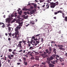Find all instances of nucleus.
<instances>
[{"label":"nucleus","mask_w":67,"mask_h":67,"mask_svg":"<svg viewBox=\"0 0 67 67\" xmlns=\"http://www.w3.org/2000/svg\"><path fill=\"white\" fill-rule=\"evenodd\" d=\"M44 27V29H47L48 28V25H45V26H44V27Z\"/></svg>","instance_id":"obj_10"},{"label":"nucleus","mask_w":67,"mask_h":67,"mask_svg":"<svg viewBox=\"0 0 67 67\" xmlns=\"http://www.w3.org/2000/svg\"><path fill=\"white\" fill-rule=\"evenodd\" d=\"M23 59L24 60V62H25V61H26V58L25 57H23Z\"/></svg>","instance_id":"obj_26"},{"label":"nucleus","mask_w":67,"mask_h":67,"mask_svg":"<svg viewBox=\"0 0 67 67\" xmlns=\"http://www.w3.org/2000/svg\"><path fill=\"white\" fill-rule=\"evenodd\" d=\"M5 27V25L4 24H3V25L2 26V27L3 28H4Z\"/></svg>","instance_id":"obj_35"},{"label":"nucleus","mask_w":67,"mask_h":67,"mask_svg":"<svg viewBox=\"0 0 67 67\" xmlns=\"http://www.w3.org/2000/svg\"><path fill=\"white\" fill-rule=\"evenodd\" d=\"M28 46L29 47H30L31 46V44L30 43H29L28 44Z\"/></svg>","instance_id":"obj_43"},{"label":"nucleus","mask_w":67,"mask_h":67,"mask_svg":"<svg viewBox=\"0 0 67 67\" xmlns=\"http://www.w3.org/2000/svg\"><path fill=\"white\" fill-rule=\"evenodd\" d=\"M16 14H17V13H14V15H15V17H16L17 16V15H16Z\"/></svg>","instance_id":"obj_42"},{"label":"nucleus","mask_w":67,"mask_h":67,"mask_svg":"<svg viewBox=\"0 0 67 67\" xmlns=\"http://www.w3.org/2000/svg\"><path fill=\"white\" fill-rule=\"evenodd\" d=\"M37 5H36V4H34V8H36Z\"/></svg>","instance_id":"obj_38"},{"label":"nucleus","mask_w":67,"mask_h":67,"mask_svg":"<svg viewBox=\"0 0 67 67\" xmlns=\"http://www.w3.org/2000/svg\"><path fill=\"white\" fill-rule=\"evenodd\" d=\"M30 8L29 9H26V8H24L23 9V10H25L26 11H27L28 10L29 11H30L31 10H32L33 9V6H31V7H30Z\"/></svg>","instance_id":"obj_3"},{"label":"nucleus","mask_w":67,"mask_h":67,"mask_svg":"<svg viewBox=\"0 0 67 67\" xmlns=\"http://www.w3.org/2000/svg\"><path fill=\"white\" fill-rule=\"evenodd\" d=\"M18 34L16 33V35H15V36H13V38H18V37L17 36V35Z\"/></svg>","instance_id":"obj_14"},{"label":"nucleus","mask_w":67,"mask_h":67,"mask_svg":"<svg viewBox=\"0 0 67 67\" xmlns=\"http://www.w3.org/2000/svg\"><path fill=\"white\" fill-rule=\"evenodd\" d=\"M49 67H53L54 66V65L51 64H49Z\"/></svg>","instance_id":"obj_15"},{"label":"nucleus","mask_w":67,"mask_h":67,"mask_svg":"<svg viewBox=\"0 0 67 67\" xmlns=\"http://www.w3.org/2000/svg\"><path fill=\"white\" fill-rule=\"evenodd\" d=\"M56 57H57L56 58H59V55H56Z\"/></svg>","instance_id":"obj_54"},{"label":"nucleus","mask_w":67,"mask_h":67,"mask_svg":"<svg viewBox=\"0 0 67 67\" xmlns=\"http://www.w3.org/2000/svg\"><path fill=\"white\" fill-rule=\"evenodd\" d=\"M47 2L48 3H50V1H49V0H47Z\"/></svg>","instance_id":"obj_52"},{"label":"nucleus","mask_w":67,"mask_h":67,"mask_svg":"<svg viewBox=\"0 0 67 67\" xmlns=\"http://www.w3.org/2000/svg\"><path fill=\"white\" fill-rule=\"evenodd\" d=\"M30 53H31L30 51L29 52H28V53H27V55H28L29 54H30Z\"/></svg>","instance_id":"obj_37"},{"label":"nucleus","mask_w":67,"mask_h":67,"mask_svg":"<svg viewBox=\"0 0 67 67\" xmlns=\"http://www.w3.org/2000/svg\"><path fill=\"white\" fill-rule=\"evenodd\" d=\"M30 24H32L33 25L35 24V23H33L32 21H30Z\"/></svg>","instance_id":"obj_20"},{"label":"nucleus","mask_w":67,"mask_h":67,"mask_svg":"<svg viewBox=\"0 0 67 67\" xmlns=\"http://www.w3.org/2000/svg\"><path fill=\"white\" fill-rule=\"evenodd\" d=\"M15 19L13 20L12 21V23H13L14 22H15Z\"/></svg>","instance_id":"obj_40"},{"label":"nucleus","mask_w":67,"mask_h":67,"mask_svg":"<svg viewBox=\"0 0 67 67\" xmlns=\"http://www.w3.org/2000/svg\"><path fill=\"white\" fill-rule=\"evenodd\" d=\"M64 18H65V21H66V22H67V16L65 17Z\"/></svg>","instance_id":"obj_21"},{"label":"nucleus","mask_w":67,"mask_h":67,"mask_svg":"<svg viewBox=\"0 0 67 67\" xmlns=\"http://www.w3.org/2000/svg\"><path fill=\"white\" fill-rule=\"evenodd\" d=\"M31 41L32 42V43H34L35 44V42L33 40H31Z\"/></svg>","instance_id":"obj_33"},{"label":"nucleus","mask_w":67,"mask_h":67,"mask_svg":"<svg viewBox=\"0 0 67 67\" xmlns=\"http://www.w3.org/2000/svg\"><path fill=\"white\" fill-rule=\"evenodd\" d=\"M22 13V11L21 10H20V12H18V13L20 15H21Z\"/></svg>","instance_id":"obj_17"},{"label":"nucleus","mask_w":67,"mask_h":67,"mask_svg":"<svg viewBox=\"0 0 67 67\" xmlns=\"http://www.w3.org/2000/svg\"><path fill=\"white\" fill-rule=\"evenodd\" d=\"M49 51H50V52H51L52 51V50H51V48H49Z\"/></svg>","instance_id":"obj_45"},{"label":"nucleus","mask_w":67,"mask_h":67,"mask_svg":"<svg viewBox=\"0 0 67 67\" xmlns=\"http://www.w3.org/2000/svg\"><path fill=\"white\" fill-rule=\"evenodd\" d=\"M54 46H55V47L57 46L58 47H63V46L62 45H58L57 46V44H54Z\"/></svg>","instance_id":"obj_6"},{"label":"nucleus","mask_w":67,"mask_h":67,"mask_svg":"<svg viewBox=\"0 0 67 67\" xmlns=\"http://www.w3.org/2000/svg\"><path fill=\"white\" fill-rule=\"evenodd\" d=\"M40 35V34H38V35H35V36H36V37L37 36H38V37Z\"/></svg>","instance_id":"obj_27"},{"label":"nucleus","mask_w":67,"mask_h":67,"mask_svg":"<svg viewBox=\"0 0 67 67\" xmlns=\"http://www.w3.org/2000/svg\"><path fill=\"white\" fill-rule=\"evenodd\" d=\"M45 52H46L47 53H48L49 52V51L47 49H46V50H45Z\"/></svg>","instance_id":"obj_30"},{"label":"nucleus","mask_w":67,"mask_h":67,"mask_svg":"<svg viewBox=\"0 0 67 67\" xmlns=\"http://www.w3.org/2000/svg\"><path fill=\"white\" fill-rule=\"evenodd\" d=\"M8 40L9 41H11V38H8Z\"/></svg>","instance_id":"obj_51"},{"label":"nucleus","mask_w":67,"mask_h":67,"mask_svg":"<svg viewBox=\"0 0 67 67\" xmlns=\"http://www.w3.org/2000/svg\"><path fill=\"white\" fill-rule=\"evenodd\" d=\"M15 32L14 33H13L12 34V36H14L15 35H15H16V34H17V35L19 34H18L19 33V32L18 31V29H15Z\"/></svg>","instance_id":"obj_2"},{"label":"nucleus","mask_w":67,"mask_h":67,"mask_svg":"<svg viewBox=\"0 0 67 67\" xmlns=\"http://www.w3.org/2000/svg\"><path fill=\"white\" fill-rule=\"evenodd\" d=\"M22 42L23 43H25L26 42V41L25 40H23Z\"/></svg>","instance_id":"obj_34"},{"label":"nucleus","mask_w":67,"mask_h":67,"mask_svg":"<svg viewBox=\"0 0 67 67\" xmlns=\"http://www.w3.org/2000/svg\"><path fill=\"white\" fill-rule=\"evenodd\" d=\"M3 24V25H4V23H1V22H0V25H1L2 24Z\"/></svg>","instance_id":"obj_49"},{"label":"nucleus","mask_w":67,"mask_h":67,"mask_svg":"<svg viewBox=\"0 0 67 67\" xmlns=\"http://www.w3.org/2000/svg\"><path fill=\"white\" fill-rule=\"evenodd\" d=\"M55 59H57V60H55V62H56V63H57L58 62V60L59 59H57V57H55Z\"/></svg>","instance_id":"obj_22"},{"label":"nucleus","mask_w":67,"mask_h":67,"mask_svg":"<svg viewBox=\"0 0 67 67\" xmlns=\"http://www.w3.org/2000/svg\"><path fill=\"white\" fill-rule=\"evenodd\" d=\"M25 16V15H23V16L24 17V18H28V16L27 15L26 16Z\"/></svg>","instance_id":"obj_24"},{"label":"nucleus","mask_w":67,"mask_h":67,"mask_svg":"<svg viewBox=\"0 0 67 67\" xmlns=\"http://www.w3.org/2000/svg\"><path fill=\"white\" fill-rule=\"evenodd\" d=\"M27 14H28L29 15L30 14V13L28 12H27Z\"/></svg>","instance_id":"obj_59"},{"label":"nucleus","mask_w":67,"mask_h":67,"mask_svg":"<svg viewBox=\"0 0 67 67\" xmlns=\"http://www.w3.org/2000/svg\"><path fill=\"white\" fill-rule=\"evenodd\" d=\"M53 59V57H51L50 58H47V59L49 61H51Z\"/></svg>","instance_id":"obj_9"},{"label":"nucleus","mask_w":67,"mask_h":67,"mask_svg":"<svg viewBox=\"0 0 67 67\" xmlns=\"http://www.w3.org/2000/svg\"><path fill=\"white\" fill-rule=\"evenodd\" d=\"M62 16H63V18H64L65 14L63 13H62Z\"/></svg>","instance_id":"obj_28"},{"label":"nucleus","mask_w":67,"mask_h":67,"mask_svg":"<svg viewBox=\"0 0 67 67\" xmlns=\"http://www.w3.org/2000/svg\"><path fill=\"white\" fill-rule=\"evenodd\" d=\"M24 13L25 14V15H27V12H24Z\"/></svg>","instance_id":"obj_36"},{"label":"nucleus","mask_w":67,"mask_h":67,"mask_svg":"<svg viewBox=\"0 0 67 67\" xmlns=\"http://www.w3.org/2000/svg\"><path fill=\"white\" fill-rule=\"evenodd\" d=\"M31 60H34V57H31Z\"/></svg>","instance_id":"obj_32"},{"label":"nucleus","mask_w":67,"mask_h":67,"mask_svg":"<svg viewBox=\"0 0 67 67\" xmlns=\"http://www.w3.org/2000/svg\"><path fill=\"white\" fill-rule=\"evenodd\" d=\"M65 57H67V53H65Z\"/></svg>","instance_id":"obj_60"},{"label":"nucleus","mask_w":67,"mask_h":67,"mask_svg":"<svg viewBox=\"0 0 67 67\" xmlns=\"http://www.w3.org/2000/svg\"><path fill=\"white\" fill-rule=\"evenodd\" d=\"M24 56H25V57H28V56L27 55H24Z\"/></svg>","instance_id":"obj_56"},{"label":"nucleus","mask_w":67,"mask_h":67,"mask_svg":"<svg viewBox=\"0 0 67 67\" xmlns=\"http://www.w3.org/2000/svg\"><path fill=\"white\" fill-rule=\"evenodd\" d=\"M54 19H57V18L56 17H54Z\"/></svg>","instance_id":"obj_63"},{"label":"nucleus","mask_w":67,"mask_h":67,"mask_svg":"<svg viewBox=\"0 0 67 67\" xmlns=\"http://www.w3.org/2000/svg\"><path fill=\"white\" fill-rule=\"evenodd\" d=\"M17 47H22V46L21 45V43H19L18 44V45L17 46Z\"/></svg>","instance_id":"obj_13"},{"label":"nucleus","mask_w":67,"mask_h":67,"mask_svg":"<svg viewBox=\"0 0 67 67\" xmlns=\"http://www.w3.org/2000/svg\"><path fill=\"white\" fill-rule=\"evenodd\" d=\"M62 12H63L60 10H58V11H57L58 13H62H62H63Z\"/></svg>","instance_id":"obj_18"},{"label":"nucleus","mask_w":67,"mask_h":67,"mask_svg":"<svg viewBox=\"0 0 67 67\" xmlns=\"http://www.w3.org/2000/svg\"><path fill=\"white\" fill-rule=\"evenodd\" d=\"M41 56L42 57H43V58H46V54H41Z\"/></svg>","instance_id":"obj_7"},{"label":"nucleus","mask_w":67,"mask_h":67,"mask_svg":"<svg viewBox=\"0 0 67 67\" xmlns=\"http://www.w3.org/2000/svg\"><path fill=\"white\" fill-rule=\"evenodd\" d=\"M1 66H2L1 63L0 62V67H1Z\"/></svg>","instance_id":"obj_58"},{"label":"nucleus","mask_w":67,"mask_h":67,"mask_svg":"<svg viewBox=\"0 0 67 67\" xmlns=\"http://www.w3.org/2000/svg\"><path fill=\"white\" fill-rule=\"evenodd\" d=\"M49 7V5H48L47 4V5H46V7H45V9H48Z\"/></svg>","instance_id":"obj_16"},{"label":"nucleus","mask_w":67,"mask_h":67,"mask_svg":"<svg viewBox=\"0 0 67 67\" xmlns=\"http://www.w3.org/2000/svg\"><path fill=\"white\" fill-rule=\"evenodd\" d=\"M58 13H58V12H54V15H57Z\"/></svg>","instance_id":"obj_44"},{"label":"nucleus","mask_w":67,"mask_h":67,"mask_svg":"<svg viewBox=\"0 0 67 67\" xmlns=\"http://www.w3.org/2000/svg\"><path fill=\"white\" fill-rule=\"evenodd\" d=\"M12 19V18H7V19H6V22H7L9 23H10V21Z\"/></svg>","instance_id":"obj_4"},{"label":"nucleus","mask_w":67,"mask_h":67,"mask_svg":"<svg viewBox=\"0 0 67 67\" xmlns=\"http://www.w3.org/2000/svg\"><path fill=\"white\" fill-rule=\"evenodd\" d=\"M8 58H9V59H12V58H13L14 57V55L13 54H11V55H8Z\"/></svg>","instance_id":"obj_5"},{"label":"nucleus","mask_w":67,"mask_h":67,"mask_svg":"<svg viewBox=\"0 0 67 67\" xmlns=\"http://www.w3.org/2000/svg\"><path fill=\"white\" fill-rule=\"evenodd\" d=\"M18 24H19V25H22L23 24V22H21V23L19 22L18 23Z\"/></svg>","instance_id":"obj_25"},{"label":"nucleus","mask_w":67,"mask_h":67,"mask_svg":"<svg viewBox=\"0 0 67 67\" xmlns=\"http://www.w3.org/2000/svg\"><path fill=\"white\" fill-rule=\"evenodd\" d=\"M53 64H55V62H54L53 63Z\"/></svg>","instance_id":"obj_64"},{"label":"nucleus","mask_w":67,"mask_h":67,"mask_svg":"<svg viewBox=\"0 0 67 67\" xmlns=\"http://www.w3.org/2000/svg\"><path fill=\"white\" fill-rule=\"evenodd\" d=\"M12 53L14 55H15V53L14 52H12Z\"/></svg>","instance_id":"obj_39"},{"label":"nucleus","mask_w":67,"mask_h":67,"mask_svg":"<svg viewBox=\"0 0 67 67\" xmlns=\"http://www.w3.org/2000/svg\"><path fill=\"white\" fill-rule=\"evenodd\" d=\"M36 43H37L38 44V43H39V42L38 41H36Z\"/></svg>","instance_id":"obj_50"},{"label":"nucleus","mask_w":67,"mask_h":67,"mask_svg":"<svg viewBox=\"0 0 67 67\" xmlns=\"http://www.w3.org/2000/svg\"><path fill=\"white\" fill-rule=\"evenodd\" d=\"M8 34H9V36H11V35H12V33H8Z\"/></svg>","instance_id":"obj_41"},{"label":"nucleus","mask_w":67,"mask_h":67,"mask_svg":"<svg viewBox=\"0 0 67 67\" xmlns=\"http://www.w3.org/2000/svg\"><path fill=\"white\" fill-rule=\"evenodd\" d=\"M59 49H60V50H62V51H64L65 50V49L62 47H59Z\"/></svg>","instance_id":"obj_12"},{"label":"nucleus","mask_w":67,"mask_h":67,"mask_svg":"<svg viewBox=\"0 0 67 67\" xmlns=\"http://www.w3.org/2000/svg\"><path fill=\"white\" fill-rule=\"evenodd\" d=\"M30 11V13L31 14H33L35 12L34 10V9H33L31 10V11Z\"/></svg>","instance_id":"obj_8"},{"label":"nucleus","mask_w":67,"mask_h":67,"mask_svg":"<svg viewBox=\"0 0 67 67\" xmlns=\"http://www.w3.org/2000/svg\"><path fill=\"white\" fill-rule=\"evenodd\" d=\"M34 41H37L38 40V39L37 38L34 39Z\"/></svg>","instance_id":"obj_48"},{"label":"nucleus","mask_w":67,"mask_h":67,"mask_svg":"<svg viewBox=\"0 0 67 67\" xmlns=\"http://www.w3.org/2000/svg\"><path fill=\"white\" fill-rule=\"evenodd\" d=\"M42 64H43L44 65H45L46 64V63H45L42 62Z\"/></svg>","instance_id":"obj_47"},{"label":"nucleus","mask_w":67,"mask_h":67,"mask_svg":"<svg viewBox=\"0 0 67 67\" xmlns=\"http://www.w3.org/2000/svg\"><path fill=\"white\" fill-rule=\"evenodd\" d=\"M29 25H30V24H28L27 25H26V27H27Z\"/></svg>","instance_id":"obj_55"},{"label":"nucleus","mask_w":67,"mask_h":67,"mask_svg":"<svg viewBox=\"0 0 67 67\" xmlns=\"http://www.w3.org/2000/svg\"><path fill=\"white\" fill-rule=\"evenodd\" d=\"M40 3H42L44 2V0H39Z\"/></svg>","instance_id":"obj_29"},{"label":"nucleus","mask_w":67,"mask_h":67,"mask_svg":"<svg viewBox=\"0 0 67 67\" xmlns=\"http://www.w3.org/2000/svg\"><path fill=\"white\" fill-rule=\"evenodd\" d=\"M3 59L4 60H6L7 59V57H5V59H4L3 58Z\"/></svg>","instance_id":"obj_57"},{"label":"nucleus","mask_w":67,"mask_h":67,"mask_svg":"<svg viewBox=\"0 0 67 67\" xmlns=\"http://www.w3.org/2000/svg\"><path fill=\"white\" fill-rule=\"evenodd\" d=\"M30 43L31 44H32L33 45H34V44H32V42L31 41L30 42Z\"/></svg>","instance_id":"obj_46"},{"label":"nucleus","mask_w":67,"mask_h":67,"mask_svg":"<svg viewBox=\"0 0 67 67\" xmlns=\"http://www.w3.org/2000/svg\"><path fill=\"white\" fill-rule=\"evenodd\" d=\"M24 64H25V65H27V62H26L24 61Z\"/></svg>","instance_id":"obj_19"},{"label":"nucleus","mask_w":67,"mask_h":67,"mask_svg":"<svg viewBox=\"0 0 67 67\" xmlns=\"http://www.w3.org/2000/svg\"><path fill=\"white\" fill-rule=\"evenodd\" d=\"M13 30V29L12 28H10V27H9L8 28V31H9V32H10L11 30Z\"/></svg>","instance_id":"obj_11"},{"label":"nucleus","mask_w":67,"mask_h":67,"mask_svg":"<svg viewBox=\"0 0 67 67\" xmlns=\"http://www.w3.org/2000/svg\"><path fill=\"white\" fill-rule=\"evenodd\" d=\"M29 55H30L31 56V57H33V55H32L31 54V53L30 54H29Z\"/></svg>","instance_id":"obj_62"},{"label":"nucleus","mask_w":67,"mask_h":67,"mask_svg":"<svg viewBox=\"0 0 67 67\" xmlns=\"http://www.w3.org/2000/svg\"><path fill=\"white\" fill-rule=\"evenodd\" d=\"M8 50H9V52H12V50L11 49H9Z\"/></svg>","instance_id":"obj_31"},{"label":"nucleus","mask_w":67,"mask_h":67,"mask_svg":"<svg viewBox=\"0 0 67 67\" xmlns=\"http://www.w3.org/2000/svg\"><path fill=\"white\" fill-rule=\"evenodd\" d=\"M56 49L54 48V49L53 52H54V53H56Z\"/></svg>","instance_id":"obj_23"},{"label":"nucleus","mask_w":67,"mask_h":67,"mask_svg":"<svg viewBox=\"0 0 67 67\" xmlns=\"http://www.w3.org/2000/svg\"><path fill=\"white\" fill-rule=\"evenodd\" d=\"M32 48H33V47H30V48H29V49H31Z\"/></svg>","instance_id":"obj_53"},{"label":"nucleus","mask_w":67,"mask_h":67,"mask_svg":"<svg viewBox=\"0 0 67 67\" xmlns=\"http://www.w3.org/2000/svg\"><path fill=\"white\" fill-rule=\"evenodd\" d=\"M20 10V8H18V12H19V10Z\"/></svg>","instance_id":"obj_61"},{"label":"nucleus","mask_w":67,"mask_h":67,"mask_svg":"<svg viewBox=\"0 0 67 67\" xmlns=\"http://www.w3.org/2000/svg\"><path fill=\"white\" fill-rule=\"evenodd\" d=\"M50 4L51 5L50 7L51 8H54L56 5H57L59 4V3H58V2H55V3L53 2L51 3H50Z\"/></svg>","instance_id":"obj_1"}]
</instances>
